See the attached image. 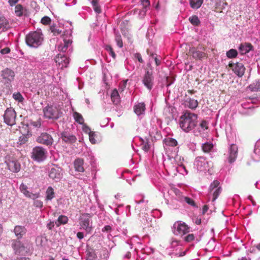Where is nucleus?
<instances>
[{
  "mask_svg": "<svg viewBox=\"0 0 260 260\" xmlns=\"http://www.w3.org/2000/svg\"><path fill=\"white\" fill-rule=\"evenodd\" d=\"M238 52L236 50L231 49L226 52V56L228 58H232L237 56Z\"/></svg>",
  "mask_w": 260,
  "mask_h": 260,
  "instance_id": "obj_36",
  "label": "nucleus"
},
{
  "mask_svg": "<svg viewBox=\"0 0 260 260\" xmlns=\"http://www.w3.org/2000/svg\"><path fill=\"white\" fill-rule=\"evenodd\" d=\"M213 146H214L212 143L210 142H206L202 145V149L204 152L209 153L213 149Z\"/></svg>",
  "mask_w": 260,
  "mask_h": 260,
  "instance_id": "obj_28",
  "label": "nucleus"
},
{
  "mask_svg": "<svg viewBox=\"0 0 260 260\" xmlns=\"http://www.w3.org/2000/svg\"><path fill=\"white\" fill-rule=\"evenodd\" d=\"M13 98L18 102H22L23 98L20 92L14 93L13 94Z\"/></svg>",
  "mask_w": 260,
  "mask_h": 260,
  "instance_id": "obj_43",
  "label": "nucleus"
},
{
  "mask_svg": "<svg viewBox=\"0 0 260 260\" xmlns=\"http://www.w3.org/2000/svg\"><path fill=\"white\" fill-rule=\"evenodd\" d=\"M61 135L62 140L67 143H74L77 140L75 136L68 133L67 132H63L61 133Z\"/></svg>",
  "mask_w": 260,
  "mask_h": 260,
  "instance_id": "obj_21",
  "label": "nucleus"
},
{
  "mask_svg": "<svg viewBox=\"0 0 260 260\" xmlns=\"http://www.w3.org/2000/svg\"><path fill=\"white\" fill-rule=\"evenodd\" d=\"M134 56H135V58H137L140 62L142 63L143 62V59L142 58V56H141V55L140 53H135L134 55Z\"/></svg>",
  "mask_w": 260,
  "mask_h": 260,
  "instance_id": "obj_53",
  "label": "nucleus"
},
{
  "mask_svg": "<svg viewBox=\"0 0 260 260\" xmlns=\"http://www.w3.org/2000/svg\"><path fill=\"white\" fill-rule=\"evenodd\" d=\"M178 241L177 240H173L171 242V245L173 246H175L178 244Z\"/></svg>",
  "mask_w": 260,
  "mask_h": 260,
  "instance_id": "obj_63",
  "label": "nucleus"
},
{
  "mask_svg": "<svg viewBox=\"0 0 260 260\" xmlns=\"http://www.w3.org/2000/svg\"><path fill=\"white\" fill-rule=\"evenodd\" d=\"M154 60L156 66H159L160 64V61L156 57H154Z\"/></svg>",
  "mask_w": 260,
  "mask_h": 260,
  "instance_id": "obj_62",
  "label": "nucleus"
},
{
  "mask_svg": "<svg viewBox=\"0 0 260 260\" xmlns=\"http://www.w3.org/2000/svg\"><path fill=\"white\" fill-rule=\"evenodd\" d=\"M44 116L49 119H57L59 112L56 107L48 105L43 110Z\"/></svg>",
  "mask_w": 260,
  "mask_h": 260,
  "instance_id": "obj_8",
  "label": "nucleus"
},
{
  "mask_svg": "<svg viewBox=\"0 0 260 260\" xmlns=\"http://www.w3.org/2000/svg\"><path fill=\"white\" fill-rule=\"evenodd\" d=\"M15 76V74L14 72L9 68H6L1 72V81L6 86L11 85L12 82L14 79Z\"/></svg>",
  "mask_w": 260,
  "mask_h": 260,
  "instance_id": "obj_3",
  "label": "nucleus"
},
{
  "mask_svg": "<svg viewBox=\"0 0 260 260\" xmlns=\"http://www.w3.org/2000/svg\"><path fill=\"white\" fill-rule=\"evenodd\" d=\"M127 80H123L122 82L120 84V87L121 88L122 90L126 87V83Z\"/></svg>",
  "mask_w": 260,
  "mask_h": 260,
  "instance_id": "obj_55",
  "label": "nucleus"
},
{
  "mask_svg": "<svg viewBox=\"0 0 260 260\" xmlns=\"http://www.w3.org/2000/svg\"><path fill=\"white\" fill-rule=\"evenodd\" d=\"M145 109V104L144 103H138L134 107V111L137 115H140L143 114Z\"/></svg>",
  "mask_w": 260,
  "mask_h": 260,
  "instance_id": "obj_24",
  "label": "nucleus"
},
{
  "mask_svg": "<svg viewBox=\"0 0 260 260\" xmlns=\"http://www.w3.org/2000/svg\"><path fill=\"white\" fill-rule=\"evenodd\" d=\"M106 50L109 53V55H110L113 58H115L116 54L114 53V52L111 46L107 45L106 46Z\"/></svg>",
  "mask_w": 260,
  "mask_h": 260,
  "instance_id": "obj_41",
  "label": "nucleus"
},
{
  "mask_svg": "<svg viewBox=\"0 0 260 260\" xmlns=\"http://www.w3.org/2000/svg\"><path fill=\"white\" fill-rule=\"evenodd\" d=\"M43 40L42 34L36 31L29 33L25 37L26 44L31 47L37 48L41 45Z\"/></svg>",
  "mask_w": 260,
  "mask_h": 260,
  "instance_id": "obj_2",
  "label": "nucleus"
},
{
  "mask_svg": "<svg viewBox=\"0 0 260 260\" xmlns=\"http://www.w3.org/2000/svg\"><path fill=\"white\" fill-rule=\"evenodd\" d=\"M83 165V160L82 159L78 158L75 160L74 167L76 171L79 172H83L84 171Z\"/></svg>",
  "mask_w": 260,
  "mask_h": 260,
  "instance_id": "obj_26",
  "label": "nucleus"
},
{
  "mask_svg": "<svg viewBox=\"0 0 260 260\" xmlns=\"http://www.w3.org/2000/svg\"><path fill=\"white\" fill-rule=\"evenodd\" d=\"M14 232L18 239H20L26 234V229L24 226L17 225L14 229Z\"/></svg>",
  "mask_w": 260,
  "mask_h": 260,
  "instance_id": "obj_22",
  "label": "nucleus"
},
{
  "mask_svg": "<svg viewBox=\"0 0 260 260\" xmlns=\"http://www.w3.org/2000/svg\"><path fill=\"white\" fill-rule=\"evenodd\" d=\"M8 25L9 22L5 17L0 16V27L2 26L6 27Z\"/></svg>",
  "mask_w": 260,
  "mask_h": 260,
  "instance_id": "obj_39",
  "label": "nucleus"
},
{
  "mask_svg": "<svg viewBox=\"0 0 260 260\" xmlns=\"http://www.w3.org/2000/svg\"><path fill=\"white\" fill-rule=\"evenodd\" d=\"M249 88L251 91H257L260 89V88H259V85L257 86V84H252L250 85L249 86Z\"/></svg>",
  "mask_w": 260,
  "mask_h": 260,
  "instance_id": "obj_50",
  "label": "nucleus"
},
{
  "mask_svg": "<svg viewBox=\"0 0 260 260\" xmlns=\"http://www.w3.org/2000/svg\"><path fill=\"white\" fill-rule=\"evenodd\" d=\"M90 216L88 214L83 215L81 219L80 225L87 233H89L92 230V227L90 225Z\"/></svg>",
  "mask_w": 260,
  "mask_h": 260,
  "instance_id": "obj_13",
  "label": "nucleus"
},
{
  "mask_svg": "<svg viewBox=\"0 0 260 260\" xmlns=\"http://www.w3.org/2000/svg\"><path fill=\"white\" fill-rule=\"evenodd\" d=\"M252 48L253 46L250 43H245L241 44L239 47V50L241 54H244L249 52L252 49Z\"/></svg>",
  "mask_w": 260,
  "mask_h": 260,
  "instance_id": "obj_23",
  "label": "nucleus"
},
{
  "mask_svg": "<svg viewBox=\"0 0 260 260\" xmlns=\"http://www.w3.org/2000/svg\"><path fill=\"white\" fill-rule=\"evenodd\" d=\"M15 13L17 16H22L23 14V6L20 4L17 5L15 8Z\"/></svg>",
  "mask_w": 260,
  "mask_h": 260,
  "instance_id": "obj_31",
  "label": "nucleus"
},
{
  "mask_svg": "<svg viewBox=\"0 0 260 260\" xmlns=\"http://www.w3.org/2000/svg\"><path fill=\"white\" fill-rule=\"evenodd\" d=\"M141 2L143 7L142 11L145 13L147 10V8L149 7L150 5V2L149 0H141Z\"/></svg>",
  "mask_w": 260,
  "mask_h": 260,
  "instance_id": "obj_37",
  "label": "nucleus"
},
{
  "mask_svg": "<svg viewBox=\"0 0 260 260\" xmlns=\"http://www.w3.org/2000/svg\"><path fill=\"white\" fill-rule=\"evenodd\" d=\"M68 221V218L67 216L65 215H60L58 217L57 219L58 224L57 226H59L60 224H66Z\"/></svg>",
  "mask_w": 260,
  "mask_h": 260,
  "instance_id": "obj_35",
  "label": "nucleus"
},
{
  "mask_svg": "<svg viewBox=\"0 0 260 260\" xmlns=\"http://www.w3.org/2000/svg\"><path fill=\"white\" fill-rule=\"evenodd\" d=\"M188 55L191 56L196 60H202L204 57L207 58L208 57L206 53L199 50L197 48L194 47L189 48Z\"/></svg>",
  "mask_w": 260,
  "mask_h": 260,
  "instance_id": "obj_11",
  "label": "nucleus"
},
{
  "mask_svg": "<svg viewBox=\"0 0 260 260\" xmlns=\"http://www.w3.org/2000/svg\"><path fill=\"white\" fill-rule=\"evenodd\" d=\"M95 256L94 253H89L87 257V260H95Z\"/></svg>",
  "mask_w": 260,
  "mask_h": 260,
  "instance_id": "obj_56",
  "label": "nucleus"
},
{
  "mask_svg": "<svg viewBox=\"0 0 260 260\" xmlns=\"http://www.w3.org/2000/svg\"><path fill=\"white\" fill-rule=\"evenodd\" d=\"M62 176V169L57 166H53L49 171V177L56 181H59L61 178Z\"/></svg>",
  "mask_w": 260,
  "mask_h": 260,
  "instance_id": "obj_10",
  "label": "nucleus"
},
{
  "mask_svg": "<svg viewBox=\"0 0 260 260\" xmlns=\"http://www.w3.org/2000/svg\"><path fill=\"white\" fill-rule=\"evenodd\" d=\"M16 113L12 108H7L4 115V122L8 125L12 126L16 124Z\"/></svg>",
  "mask_w": 260,
  "mask_h": 260,
  "instance_id": "obj_6",
  "label": "nucleus"
},
{
  "mask_svg": "<svg viewBox=\"0 0 260 260\" xmlns=\"http://www.w3.org/2000/svg\"><path fill=\"white\" fill-rule=\"evenodd\" d=\"M20 189L21 192L26 197L35 199L36 198H37L38 197V194L37 193H32L29 192V191L27 190L28 187L27 186L23 184L22 183L20 186Z\"/></svg>",
  "mask_w": 260,
  "mask_h": 260,
  "instance_id": "obj_20",
  "label": "nucleus"
},
{
  "mask_svg": "<svg viewBox=\"0 0 260 260\" xmlns=\"http://www.w3.org/2000/svg\"><path fill=\"white\" fill-rule=\"evenodd\" d=\"M63 38V44H60L58 46V50L62 52H66L69 45H71L72 41L70 39H66L64 37Z\"/></svg>",
  "mask_w": 260,
  "mask_h": 260,
  "instance_id": "obj_25",
  "label": "nucleus"
},
{
  "mask_svg": "<svg viewBox=\"0 0 260 260\" xmlns=\"http://www.w3.org/2000/svg\"><path fill=\"white\" fill-rule=\"evenodd\" d=\"M199 125L203 131L208 129L209 127L208 123L206 120H202Z\"/></svg>",
  "mask_w": 260,
  "mask_h": 260,
  "instance_id": "obj_45",
  "label": "nucleus"
},
{
  "mask_svg": "<svg viewBox=\"0 0 260 260\" xmlns=\"http://www.w3.org/2000/svg\"><path fill=\"white\" fill-rule=\"evenodd\" d=\"M184 104L185 107L189 109L194 110L198 107L199 103L197 100H194L189 97H187V95H185Z\"/></svg>",
  "mask_w": 260,
  "mask_h": 260,
  "instance_id": "obj_17",
  "label": "nucleus"
},
{
  "mask_svg": "<svg viewBox=\"0 0 260 260\" xmlns=\"http://www.w3.org/2000/svg\"><path fill=\"white\" fill-rule=\"evenodd\" d=\"M9 169L12 172L17 173L20 171L21 165L20 163L15 160H11L7 162Z\"/></svg>",
  "mask_w": 260,
  "mask_h": 260,
  "instance_id": "obj_18",
  "label": "nucleus"
},
{
  "mask_svg": "<svg viewBox=\"0 0 260 260\" xmlns=\"http://www.w3.org/2000/svg\"><path fill=\"white\" fill-rule=\"evenodd\" d=\"M198 124V115L186 110L180 117L179 125L185 133L193 129Z\"/></svg>",
  "mask_w": 260,
  "mask_h": 260,
  "instance_id": "obj_1",
  "label": "nucleus"
},
{
  "mask_svg": "<svg viewBox=\"0 0 260 260\" xmlns=\"http://www.w3.org/2000/svg\"><path fill=\"white\" fill-rule=\"evenodd\" d=\"M115 41H116L118 47L120 48H122L123 46V43H122L121 37L120 35H116Z\"/></svg>",
  "mask_w": 260,
  "mask_h": 260,
  "instance_id": "obj_40",
  "label": "nucleus"
},
{
  "mask_svg": "<svg viewBox=\"0 0 260 260\" xmlns=\"http://www.w3.org/2000/svg\"><path fill=\"white\" fill-rule=\"evenodd\" d=\"M41 22L43 24L47 25L51 22V19L48 16H44L42 18Z\"/></svg>",
  "mask_w": 260,
  "mask_h": 260,
  "instance_id": "obj_46",
  "label": "nucleus"
},
{
  "mask_svg": "<svg viewBox=\"0 0 260 260\" xmlns=\"http://www.w3.org/2000/svg\"><path fill=\"white\" fill-rule=\"evenodd\" d=\"M204 0H190V5L193 9H199L203 3Z\"/></svg>",
  "mask_w": 260,
  "mask_h": 260,
  "instance_id": "obj_29",
  "label": "nucleus"
},
{
  "mask_svg": "<svg viewBox=\"0 0 260 260\" xmlns=\"http://www.w3.org/2000/svg\"><path fill=\"white\" fill-rule=\"evenodd\" d=\"M168 143L169 145L172 147L176 146L177 145V141L173 138H170L169 141H168Z\"/></svg>",
  "mask_w": 260,
  "mask_h": 260,
  "instance_id": "obj_49",
  "label": "nucleus"
},
{
  "mask_svg": "<svg viewBox=\"0 0 260 260\" xmlns=\"http://www.w3.org/2000/svg\"><path fill=\"white\" fill-rule=\"evenodd\" d=\"M111 99L112 102L117 105L120 102V96L117 89H114L111 94Z\"/></svg>",
  "mask_w": 260,
  "mask_h": 260,
  "instance_id": "obj_27",
  "label": "nucleus"
},
{
  "mask_svg": "<svg viewBox=\"0 0 260 260\" xmlns=\"http://www.w3.org/2000/svg\"><path fill=\"white\" fill-rule=\"evenodd\" d=\"M92 4L94 11L98 14L100 13L101 12V9L98 5V1L92 0Z\"/></svg>",
  "mask_w": 260,
  "mask_h": 260,
  "instance_id": "obj_38",
  "label": "nucleus"
},
{
  "mask_svg": "<svg viewBox=\"0 0 260 260\" xmlns=\"http://www.w3.org/2000/svg\"><path fill=\"white\" fill-rule=\"evenodd\" d=\"M10 52V49L8 47H6L2 49L0 52L3 54H8Z\"/></svg>",
  "mask_w": 260,
  "mask_h": 260,
  "instance_id": "obj_54",
  "label": "nucleus"
},
{
  "mask_svg": "<svg viewBox=\"0 0 260 260\" xmlns=\"http://www.w3.org/2000/svg\"><path fill=\"white\" fill-rule=\"evenodd\" d=\"M238 153V148L235 144L231 145L230 149V154L229 157V161L230 163L234 162L237 158Z\"/></svg>",
  "mask_w": 260,
  "mask_h": 260,
  "instance_id": "obj_19",
  "label": "nucleus"
},
{
  "mask_svg": "<svg viewBox=\"0 0 260 260\" xmlns=\"http://www.w3.org/2000/svg\"><path fill=\"white\" fill-rule=\"evenodd\" d=\"M50 30L55 35H59L61 32V30L56 28L55 26H51Z\"/></svg>",
  "mask_w": 260,
  "mask_h": 260,
  "instance_id": "obj_47",
  "label": "nucleus"
},
{
  "mask_svg": "<svg viewBox=\"0 0 260 260\" xmlns=\"http://www.w3.org/2000/svg\"><path fill=\"white\" fill-rule=\"evenodd\" d=\"M111 229V228L110 225H106L102 229V232H108L110 231Z\"/></svg>",
  "mask_w": 260,
  "mask_h": 260,
  "instance_id": "obj_59",
  "label": "nucleus"
},
{
  "mask_svg": "<svg viewBox=\"0 0 260 260\" xmlns=\"http://www.w3.org/2000/svg\"><path fill=\"white\" fill-rule=\"evenodd\" d=\"M29 137V135H22L19 138V141L18 143L20 145H23L25 144L28 140V138Z\"/></svg>",
  "mask_w": 260,
  "mask_h": 260,
  "instance_id": "obj_34",
  "label": "nucleus"
},
{
  "mask_svg": "<svg viewBox=\"0 0 260 260\" xmlns=\"http://www.w3.org/2000/svg\"><path fill=\"white\" fill-rule=\"evenodd\" d=\"M184 201L189 205H191V206H193V207H196V204L194 202V201L191 199V198H189V197H185L184 198Z\"/></svg>",
  "mask_w": 260,
  "mask_h": 260,
  "instance_id": "obj_44",
  "label": "nucleus"
},
{
  "mask_svg": "<svg viewBox=\"0 0 260 260\" xmlns=\"http://www.w3.org/2000/svg\"><path fill=\"white\" fill-rule=\"evenodd\" d=\"M54 197V192L52 187H49L46 191V200H51Z\"/></svg>",
  "mask_w": 260,
  "mask_h": 260,
  "instance_id": "obj_30",
  "label": "nucleus"
},
{
  "mask_svg": "<svg viewBox=\"0 0 260 260\" xmlns=\"http://www.w3.org/2000/svg\"><path fill=\"white\" fill-rule=\"evenodd\" d=\"M219 184L220 182L218 180H214L209 186L208 197L212 196L213 202L216 200L222 191V188Z\"/></svg>",
  "mask_w": 260,
  "mask_h": 260,
  "instance_id": "obj_4",
  "label": "nucleus"
},
{
  "mask_svg": "<svg viewBox=\"0 0 260 260\" xmlns=\"http://www.w3.org/2000/svg\"><path fill=\"white\" fill-rule=\"evenodd\" d=\"M142 82L145 87L150 90L153 86V77L152 73L147 71L143 77Z\"/></svg>",
  "mask_w": 260,
  "mask_h": 260,
  "instance_id": "obj_14",
  "label": "nucleus"
},
{
  "mask_svg": "<svg viewBox=\"0 0 260 260\" xmlns=\"http://www.w3.org/2000/svg\"><path fill=\"white\" fill-rule=\"evenodd\" d=\"M35 205L37 207H42L43 206V203L41 201H37L35 202Z\"/></svg>",
  "mask_w": 260,
  "mask_h": 260,
  "instance_id": "obj_61",
  "label": "nucleus"
},
{
  "mask_svg": "<svg viewBox=\"0 0 260 260\" xmlns=\"http://www.w3.org/2000/svg\"><path fill=\"white\" fill-rule=\"evenodd\" d=\"M189 22L194 26H198L200 24V21L198 17L196 15L192 16L189 18Z\"/></svg>",
  "mask_w": 260,
  "mask_h": 260,
  "instance_id": "obj_33",
  "label": "nucleus"
},
{
  "mask_svg": "<svg viewBox=\"0 0 260 260\" xmlns=\"http://www.w3.org/2000/svg\"><path fill=\"white\" fill-rule=\"evenodd\" d=\"M173 232L176 235H184L189 232V228L184 222L180 221L174 223L173 226Z\"/></svg>",
  "mask_w": 260,
  "mask_h": 260,
  "instance_id": "obj_5",
  "label": "nucleus"
},
{
  "mask_svg": "<svg viewBox=\"0 0 260 260\" xmlns=\"http://www.w3.org/2000/svg\"><path fill=\"white\" fill-rule=\"evenodd\" d=\"M142 148L145 151H148L150 149V146L147 142H144L142 144Z\"/></svg>",
  "mask_w": 260,
  "mask_h": 260,
  "instance_id": "obj_51",
  "label": "nucleus"
},
{
  "mask_svg": "<svg viewBox=\"0 0 260 260\" xmlns=\"http://www.w3.org/2000/svg\"><path fill=\"white\" fill-rule=\"evenodd\" d=\"M73 116L77 122L81 124L84 123V118L81 114L77 112H75L73 114Z\"/></svg>",
  "mask_w": 260,
  "mask_h": 260,
  "instance_id": "obj_32",
  "label": "nucleus"
},
{
  "mask_svg": "<svg viewBox=\"0 0 260 260\" xmlns=\"http://www.w3.org/2000/svg\"><path fill=\"white\" fill-rule=\"evenodd\" d=\"M194 239V236L193 234H188L184 237V240L186 242H190Z\"/></svg>",
  "mask_w": 260,
  "mask_h": 260,
  "instance_id": "obj_48",
  "label": "nucleus"
},
{
  "mask_svg": "<svg viewBox=\"0 0 260 260\" xmlns=\"http://www.w3.org/2000/svg\"><path fill=\"white\" fill-rule=\"evenodd\" d=\"M54 60L56 63H58L59 66H61V68H66L69 63V59L64 55L58 54L55 58Z\"/></svg>",
  "mask_w": 260,
  "mask_h": 260,
  "instance_id": "obj_16",
  "label": "nucleus"
},
{
  "mask_svg": "<svg viewBox=\"0 0 260 260\" xmlns=\"http://www.w3.org/2000/svg\"><path fill=\"white\" fill-rule=\"evenodd\" d=\"M209 209L208 205H204L203 208L202 214H205Z\"/></svg>",
  "mask_w": 260,
  "mask_h": 260,
  "instance_id": "obj_58",
  "label": "nucleus"
},
{
  "mask_svg": "<svg viewBox=\"0 0 260 260\" xmlns=\"http://www.w3.org/2000/svg\"><path fill=\"white\" fill-rule=\"evenodd\" d=\"M229 66L238 77H241L244 75L245 68L242 63L237 62L236 63H234L230 62L229 64Z\"/></svg>",
  "mask_w": 260,
  "mask_h": 260,
  "instance_id": "obj_9",
  "label": "nucleus"
},
{
  "mask_svg": "<svg viewBox=\"0 0 260 260\" xmlns=\"http://www.w3.org/2000/svg\"><path fill=\"white\" fill-rule=\"evenodd\" d=\"M11 245L14 251H15V254H21L25 250V247L24 244L19 240H12Z\"/></svg>",
  "mask_w": 260,
  "mask_h": 260,
  "instance_id": "obj_15",
  "label": "nucleus"
},
{
  "mask_svg": "<svg viewBox=\"0 0 260 260\" xmlns=\"http://www.w3.org/2000/svg\"><path fill=\"white\" fill-rule=\"evenodd\" d=\"M19 0H9V3L10 6H13L15 5Z\"/></svg>",
  "mask_w": 260,
  "mask_h": 260,
  "instance_id": "obj_60",
  "label": "nucleus"
},
{
  "mask_svg": "<svg viewBox=\"0 0 260 260\" xmlns=\"http://www.w3.org/2000/svg\"><path fill=\"white\" fill-rule=\"evenodd\" d=\"M30 124L35 127H40L41 126V122L39 120L30 122Z\"/></svg>",
  "mask_w": 260,
  "mask_h": 260,
  "instance_id": "obj_52",
  "label": "nucleus"
},
{
  "mask_svg": "<svg viewBox=\"0 0 260 260\" xmlns=\"http://www.w3.org/2000/svg\"><path fill=\"white\" fill-rule=\"evenodd\" d=\"M37 141L47 146H50L53 144V139L52 136L47 133H42L37 139Z\"/></svg>",
  "mask_w": 260,
  "mask_h": 260,
  "instance_id": "obj_12",
  "label": "nucleus"
},
{
  "mask_svg": "<svg viewBox=\"0 0 260 260\" xmlns=\"http://www.w3.org/2000/svg\"><path fill=\"white\" fill-rule=\"evenodd\" d=\"M95 134L94 132L90 131L89 133V138L92 144H95L96 140L95 139Z\"/></svg>",
  "mask_w": 260,
  "mask_h": 260,
  "instance_id": "obj_42",
  "label": "nucleus"
},
{
  "mask_svg": "<svg viewBox=\"0 0 260 260\" xmlns=\"http://www.w3.org/2000/svg\"><path fill=\"white\" fill-rule=\"evenodd\" d=\"M46 150L42 147L37 146L32 150L31 158L37 161H42L46 158Z\"/></svg>",
  "mask_w": 260,
  "mask_h": 260,
  "instance_id": "obj_7",
  "label": "nucleus"
},
{
  "mask_svg": "<svg viewBox=\"0 0 260 260\" xmlns=\"http://www.w3.org/2000/svg\"><path fill=\"white\" fill-rule=\"evenodd\" d=\"M17 260H29V258L26 257H20L19 258H18Z\"/></svg>",
  "mask_w": 260,
  "mask_h": 260,
  "instance_id": "obj_64",
  "label": "nucleus"
},
{
  "mask_svg": "<svg viewBox=\"0 0 260 260\" xmlns=\"http://www.w3.org/2000/svg\"><path fill=\"white\" fill-rule=\"evenodd\" d=\"M77 237L80 240L84 238V234L83 232H78L77 233Z\"/></svg>",
  "mask_w": 260,
  "mask_h": 260,
  "instance_id": "obj_57",
  "label": "nucleus"
}]
</instances>
